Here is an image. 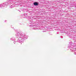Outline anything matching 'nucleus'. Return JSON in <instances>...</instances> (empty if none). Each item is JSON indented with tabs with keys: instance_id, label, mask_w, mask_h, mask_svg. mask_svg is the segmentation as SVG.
Listing matches in <instances>:
<instances>
[{
	"instance_id": "nucleus-1",
	"label": "nucleus",
	"mask_w": 76,
	"mask_h": 76,
	"mask_svg": "<svg viewBox=\"0 0 76 76\" xmlns=\"http://www.w3.org/2000/svg\"><path fill=\"white\" fill-rule=\"evenodd\" d=\"M34 4L35 6H38V4L37 2H35L34 3Z\"/></svg>"
}]
</instances>
